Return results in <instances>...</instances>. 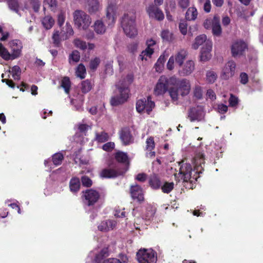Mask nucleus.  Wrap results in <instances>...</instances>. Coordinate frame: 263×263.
<instances>
[{
  "label": "nucleus",
  "mask_w": 263,
  "mask_h": 263,
  "mask_svg": "<svg viewBox=\"0 0 263 263\" xmlns=\"http://www.w3.org/2000/svg\"><path fill=\"white\" fill-rule=\"evenodd\" d=\"M117 221L112 219H108L101 221L98 225V230L102 232L111 231L116 228Z\"/></svg>",
  "instance_id": "18"
},
{
  "label": "nucleus",
  "mask_w": 263,
  "mask_h": 263,
  "mask_svg": "<svg viewBox=\"0 0 263 263\" xmlns=\"http://www.w3.org/2000/svg\"><path fill=\"white\" fill-rule=\"evenodd\" d=\"M204 160L203 154L199 152L196 154L193 159L194 170L190 163H184V161L179 162V173L174 175L176 180L191 183L195 182L199 177L198 175L201 173L203 170Z\"/></svg>",
  "instance_id": "1"
},
{
  "label": "nucleus",
  "mask_w": 263,
  "mask_h": 263,
  "mask_svg": "<svg viewBox=\"0 0 263 263\" xmlns=\"http://www.w3.org/2000/svg\"><path fill=\"white\" fill-rule=\"evenodd\" d=\"M99 197V193L96 190L90 189L83 192L84 203L88 206L92 205L96 203Z\"/></svg>",
  "instance_id": "10"
},
{
  "label": "nucleus",
  "mask_w": 263,
  "mask_h": 263,
  "mask_svg": "<svg viewBox=\"0 0 263 263\" xmlns=\"http://www.w3.org/2000/svg\"><path fill=\"white\" fill-rule=\"evenodd\" d=\"M136 15L134 13H129L124 15L122 21V26L126 35L130 37L137 34L136 25Z\"/></svg>",
  "instance_id": "4"
},
{
  "label": "nucleus",
  "mask_w": 263,
  "mask_h": 263,
  "mask_svg": "<svg viewBox=\"0 0 263 263\" xmlns=\"http://www.w3.org/2000/svg\"><path fill=\"white\" fill-rule=\"evenodd\" d=\"M156 42L152 39H147L146 42V48L153 49L154 50V46L156 45Z\"/></svg>",
  "instance_id": "60"
},
{
  "label": "nucleus",
  "mask_w": 263,
  "mask_h": 263,
  "mask_svg": "<svg viewBox=\"0 0 263 263\" xmlns=\"http://www.w3.org/2000/svg\"><path fill=\"white\" fill-rule=\"evenodd\" d=\"M155 209L149 206L146 209V213L143 216V218L146 220H150L154 215L155 213Z\"/></svg>",
  "instance_id": "47"
},
{
  "label": "nucleus",
  "mask_w": 263,
  "mask_h": 263,
  "mask_svg": "<svg viewBox=\"0 0 263 263\" xmlns=\"http://www.w3.org/2000/svg\"><path fill=\"white\" fill-rule=\"evenodd\" d=\"M107 248L95 249L91 251L86 259V263H99L104 258L108 255Z\"/></svg>",
  "instance_id": "9"
},
{
  "label": "nucleus",
  "mask_w": 263,
  "mask_h": 263,
  "mask_svg": "<svg viewBox=\"0 0 263 263\" xmlns=\"http://www.w3.org/2000/svg\"><path fill=\"white\" fill-rule=\"evenodd\" d=\"M54 23V21L50 16H46L42 20V24L46 29H50Z\"/></svg>",
  "instance_id": "37"
},
{
  "label": "nucleus",
  "mask_w": 263,
  "mask_h": 263,
  "mask_svg": "<svg viewBox=\"0 0 263 263\" xmlns=\"http://www.w3.org/2000/svg\"><path fill=\"white\" fill-rule=\"evenodd\" d=\"M73 18L75 25L80 30H86L91 23V19L89 15L81 10L74 11Z\"/></svg>",
  "instance_id": "5"
},
{
  "label": "nucleus",
  "mask_w": 263,
  "mask_h": 263,
  "mask_svg": "<svg viewBox=\"0 0 263 263\" xmlns=\"http://www.w3.org/2000/svg\"><path fill=\"white\" fill-rule=\"evenodd\" d=\"M180 69L178 70V73L181 76H187L190 75L195 70V62L193 60H190L180 67Z\"/></svg>",
  "instance_id": "16"
},
{
  "label": "nucleus",
  "mask_w": 263,
  "mask_h": 263,
  "mask_svg": "<svg viewBox=\"0 0 263 263\" xmlns=\"http://www.w3.org/2000/svg\"><path fill=\"white\" fill-rule=\"evenodd\" d=\"M115 157L118 162L125 163L128 162V157L125 153L118 152L116 154Z\"/></svg>",
  "instance_id": "42"
},
{
  "label": "nucleus",
  "mask_w": 263,
  "mask_h": 263,
  "mask_svg": "<svg viewBox=\"0 0 263 263\" xmlns=\"http://www.w3.org/2000/svg\"><path fill=\"white\" fill-rule=\"evenodd\" d=\"M212 28L213 35L217 36L220 35L221 33V28L219 23V19L216 16L214 17V22Z\"/></svg>",
  "instance_id": "32"
},
{
  "label": "nucleus",
  "mask_w": 263,
  "mask_h": 263,
  "mask_svg": "<svg viewBox=\"0 0 263 263\" xmlns=\"http://www.w3.org/2000/svg\"><path fill=\"white\" fill-rule=\"evenodd\" d=\"M194 96L198 99H200L202 98V90L200 86H195L194 89Z\"/></svg>",
  "instance_id": "54"
},
{
  "label": "nucleus",
  "mask_w": 263,
  "mask_h": 263,
  "mask_svg": "<svg viewBox=\"0 0 263 263\" xmlns=\"http://www.w3.org/2000/svg\"><path fill=\"white\" fill-rule=\"evenodd\" d=\"M208 41L209 40H208ZM207 41L208 40L205 35H200L196 37L194 42L192 44V48L194 49H197L200 45L203 44V46H204Z\"/></svg>",
  "instance_id": "33"
},
{
  "label": "nucleus",
  "mask_w": 263,
  "mask_h": 263,
  "mask_svg": "<svg viewBox=\"0 0 263 263\" xmlns=\"http://www.w3.org/2000/svg\"><path fill=\"white\" fill-rule=\"evenodd\" d=\"M8 49L0 43V57L5 61H12L22 55L23 48L22 42L17 39L10 41L8 44Z\"/></svg>",
  "instance_id": "2"
},
{
  "label": "nucleus",
  "mask_w": 263,
  "mask_h": 263,
  "mask_svg": "<svg viewBox=\"0 0 263 263\" xmlns=\"http://www.w3.org/2000/svg\"><path fill=\"white\" fill-rule=\"evenodd\" d=\"M116 18V8L115 6L109 5L106 10V23L110 26L114 24Z\"/></svg>",
  "instance_id": "21"
},
{
  "label": "nucleus",
  "mask_w": 263,
  "mask_h": 263,
  "mask_svg": "<svg viewBox=\"0 0 263 263\" xmlns=\"http://www.w3.org/2000/svg\"><path fill=\"white\" fill-rule=\"evenodd\" d=\"M149 182L151 187L155 189H158L160 186V180L156 175L151 176Z\"/></svg>",
  "instance_id": "38"
},
{
  "label": "nucleus",
  "mask_w": 263,
  "mask_h": 263,
  "mask_svg": "<svg viewBox=\"0 0 263 263\" xmlns=\"http://www.w3.org/2000/svg\"><path fill=\"white\" fill-rule=\"evenodd\" d=\"M217 74L213 71H209L206 72V80L210 83H214L216 80Z\"/></svg>",
  "instance_id": "51"
},
{
  "label": "nucleus",
  "mask_w": 263,
  "mask_h": 263,
  "mask_svg": "<svg viewBox=\"0 0 263 263\" xmlns=\"http://www.w3.org/2000/svg\"><path fill=\"white\" fill-rule=\"evenodd\" d=\"M178 6L182 9H185L190 5V0H178Z\"/></svg>",
  "instance_id": "58"
},
{
  "label": "nucleus",
  "mask_w": 263,
  "mask_h": 263,
  "mask_svg": "<svg viewBox=\"0 0 263 263\" xmlns=\"http://www.w3.org/2000/svg\"><path fill=\"white\" fill-rule=\"evenodd\" d=\"M73 44L76 48L82 50H85L87 49L88 50H91L95 47V45L93 43H87L85 41L79 38L75 39L73 41Z\"/></svg>",
  "instance_id": "23"
},
{
  "label": "nucleus",
  "mask_w": 263,
  "mask_h": 263,
  "mask_svg": "<svg viewBox=\"0 0 263 263\" xmlns=\"http://www.w3.org/2000/svg\"><path fill=\"white\" fill-rule=\"evenodd\" d=\"M188 55L187 51L185 49H180L175 54L171 55L166 64V68L172 70L175 68V64L181 67L183 64Z\"/></svg>",
  "instance_id": "6"
},
{
  "label": "nucleus",
  "mask_w": 263,
  "mask_h": 263,
  "mask_svg": "<svg viewBox=\"0 0 263 263\" xmlns=\"http://www.w3.org/2000/svg\"><path fill=\"white\" fill-rule=\"evenodd\" d=\"M109 139V136L107 133L104 132L100 133H96L95 140L99 143H104L108 141Z\"/></svg>",
  "instance_id": "35"
},
{
  "label": "nucleus",
  "mask_w": 263,
  "mask_h": 263,
  "mask_svg": "<svg viewBox=\"0 0 263 263\" xmlns=\"http://www.w3.org/2000/svg\"><path fill=\"white\" fill-rule=\"evenodd\" d=\"M130 195L133 199L138 201L140 202L144 200L143 192L141 187L137 184L131 186Z\"/></svg>",
  "instance_id": "22"
},
{
  "label": "nucleus",
  "mask_w": 263,
  "mask_h": 263,
  "mask_svg": "<svg viewBox=\"0 0 263 263\" xmlns=\"http://www.w3.org/2000/svg\"><path fill=\"white\" fill-rule=\"evenodd\" d=\"M133 80V76L128 74L116 84L119 94L116 97H112L110 103L112 106H117L122 104L127 101L129 97V90L128 86Z\"/></svg>",
  "instance_id": "3"
},
{
  "label": "nucleus",
  "mask_w": 263,
  "mask_h": 263,
  "mask_svg": "<svg viewBox=\"0 0 263 263\" xmlns=\"http://www.w3.org/2000/svg\"><path fill=\"white\" fill-rule=\"evenodd\" d=\"M205 112L201 106L192 108L189 112V118L191 122L201 121L204 119Z\"/></svg>",
  "instance_id": "11"
},
{
  "label": "nucleus",
  "mask_w": 263,
  "mask_h": 263,
  "mask_svg": "<svg viewBox=\"0 0 263 263\" xmlns=\"http://www.w3.org/2000/svg\"><path fill=\"white\" fill-rule=\"evenodd\" d=\"M52 39L54 44L58 45L60 41L62 40L61 39V33H59L58 31H54L52 35Z\"/></svg>",
  "instance_id": "55"
},
{
  "label": "nucleus",
  "mask_w": 263,
  "mask_h": 263,
  "mask_svg": "<svg viewBox=\"0 0 263 263\" xmlns=\"http://www.w3.org/2000/svg\"><path fill=\"white\" fill-rule=\"evenodd\" d=\"M73 34V30L71 26L68 23H66L65 28H63L61 32V39L67 40Z\"/></svg>",
  "instance_id": "29"
},
{
  "label": "nucleus",
  "mask_w": 263,
  "mask_h": 263,
  "mask_svg": "<svg viewBox=\"0 0 263 263\" xmlns=\"http://www.w3.org/2000/svg\"><path fill=\"white\" fill-rule=\"evenodd\" d=\"M174 184L173 182H165L162 186L161 189L163 193H169L174 189Z\"/></svg>",
  "instance_id": "49"
},
{
  "label": "nucleus",
  "mask_w": 263,
  "mask_h": 263,
  "mask_svg": "<svg viewBox=\"0 0 263 263\" xmlns=\"http://www.w3.org/2000/svg\"><path fill=\"white\" fill-rule=\"evenodd\" d=\"M82 184L85 186H90L92 184V181L86 176H83L82 177Z\"/></svg>",
  "instance_id": "61"
},
{
  "label": "nucleus",
  "mask_w": 263,
  "mask_h": 263,
  "mask_svg": "<svg viewBox=\"0 0 263 263\" xmlns=\"http://www.w3.org/2000/svg\"><path fill=\"white\" fill-rule=\"evenodd\" d=\"M86 8L90 14L96 13L101 9L98 0H88Z\"/></svg>",
  "instance_id": "26"
},
{
  "label": "nucleus",
  "mask_w": 263,
  "mask_h": 263,
  "mask_svg": "<svg viewBox=\"0 0 263 263\" xmlns=\"http://www.w3.org/2000/svg\"><path fill=\"white\" fill-rule=\"evenodd\" d=\"M212 48V42L208 41L205 44L202 46L200 55V59L202 62H206L210 60L212 57L211 51Z\"/></svg>",
  "instance_id": "17"
},
{
  "label": "nucleus",
  "mask_w": 263,
  "mask_h": 263,
  "mask_svg": "<svg viewBox=\"0 0 263 263\" xmlns=\"http://www.w3.org/2000/svg\"><path fill=\"white\" fill-rule=\"evenodd\" d=\"M80 58V52L77 50H74L69 55V61L71 63L72 62H78Z\"/></svg>",
  "instance_id": "48"
},
{
  "label": "nucleus",
  "mask_w": 263,
  "mask_h": 263,
  "mask_svg": "<svg viewBox=\"0 0 263 263\" xmlns=\"http://www.w3.org/2000/svg\"><path fill=\"white\" fill-rule=\"evenodd\" d=\"M200 3L203 5V9L205 12H210L211 9L210 0H199Z\"/></svg>",
  "instance_id": "52"
},
{
  "label": "nucleus",
  "mask_w": 263,
  "mask_h": 263,
  "mask_svg": "<svg viewBox=\"0 0 263 263\" xmlns=\"http://www.w3.org/2000/svg\"><path fill=\"white\" fill-rule=\"evenodd\" d=\"M146 11L151 18H155L158 21H162L164 18L163 12L153 4L149 5L146 8Z\"/></svg>",
  "instance_id": "13"
},
{
  "label": "nucleus",
  "mask_w": 263,
  "mask_h": 263,
  "mask_svg": "<svg viewBox=\"0 0 263 263\" xmlns=\"http://www.w3.org/2000/svg\"><path fill=\"white\" fill-rule=\"evenodd\" d=\"M120 138L125 145H127L133 142V138L128 129L122 130L120 134Z\"/></svg>",
  "instance_id": "30"
},
{
  "label": "nucleus",
  "mask_w": 263,
  "mask_h": 263,
  "mask_svg": "<svg viewBox=\"0 0 263 263\" xmlns=\"http://www.w3.org/2000/svg\"><path fill=\"white\" fill-rule=\"evenodd\" d=\"M127 169L123 171H117L111 168H106L103 170L100 173V177L102 178H110L116 177L118 176L122 175L126 172Z\"/></svg>",
  "instance_id": "20"
},
{
  "label": "nucleus",
  "mask_w": 263,
  "mask_h": 263,
  "mask_svg": "<svg viewBox=\"0 0 263 263\" xmlns=\"http://www.w3.org/2000/svg\"><path fill=\"white\" fill-rule=\"evenodd\" d=\"M10 202V200H8L6 201L5 203L7 204L8 206H10L12 209H17V213L20 214H21L22 212L19 205L16 203H11Z\"/></svg>",
  "instance_id": "59"
},
{
  "label": "nucleus",
  "mask_w": 263,
  "mask_h": 263,
  "mask_svg": "<svg viewBox=\"0 0 263 263\" xmlns=\"http://www.w3.org/2000/svg\"><path fill=\"white\" fill-rule=\"evenodd\" d=\"M228 110V106L224 104H219L217 106V111L220 114H224Z\"/></svg>",
  "instance_id": "64"
},
{
  "label": "nucleus",
  "mask_w": 263,
  "mask_h": 263,
  "mask_svg": "<svg viewBox=\"0 0 263 263\" xmlns=\"http://www.w3.org/2000/svg\"><path fill=\"white\" fill-rule=\"evenodd\" d=\"M161 36L165 42H171L174 40L173 34L167 30H163L161 33Z\"/></svg>",
  "instance_id": "41"
},
{
  "label": "nucleus",
  "mask_w": 263,
  "mask_h": 263,
  "mask_svg": "<svg viewBox=\"0 0 263 263\" xmlns=\"http://www.w3.org/2000/svg\"><path fill=\"white\" fill-rule=\"evenodd\" d=\"M179 29L181 33L185 35L187 33V24L185 22L180 23L179 24Z\"/></svg>",
  "instance_id": "63"
},
{
  "label": "nucleus",
  "mask_w": 263,
  "mask_h": 263,
  "mask_svg": "<svg viewBox=\"0 0 263 263\" xmlns=\"http://www.w3.org/2000/svg\"><path fill=\"white\" fill-rule=\"evenodd\" d=\"M80 181L78 178L73 177L71 178L69 185L70 192L74 194H77L80 190Z\"/></svg>",
  "instance_id": "28"
},
{
  "label": "nucleus",
  "mask_w": 263,
  "mask_h": 263,
  "mask_svg": "<svg viewBox=\"0 0 263 263\" xmlns=\"http://www.w3.org/2000/svg\"><path fill=\"white\" fill-rule=\"evenodd\" d=\"M91 88L90 82L86 80L82 83V90L83 92L86 93L88 92Z\"/></svg>",
  "instance_id": "53"
},
{
  "label": "nucleus",
  "mask_w": 263,
  "mask_h": 263,
  "mask_svg": "<svg viewBox=\"0 0 263 263\" xmlns=\"http://www.w3.org/2000/svg\"><path fill=\"white\" fill-rule=\"evenodd\" d=\"M128 261V257L126 255L121 254L119 255V258H109L104 260L102 263H127Z\"/></svg>",
  "instance_id": "31"
},
{
  "label": "nucleus",
  "mask_w": 263,
  "mask_h": 263,
  "mask_svg": "<svg viewBox=\"0 0 263 263\" xmlns=\"http://www.w3.org/2000/svg\"><path fill=\"white\" fill-rule=\"evenodd\" d=\"M168 80L165 76H161L155 88L154 93L156 96L163 95L167 90Z\"/></svg>",
  "instance_id": "14"
},
{
  "label": "nucleus",
  "mask_w": 263,
  "mask_h": 263,
  "mask_svg": "<svg viewBox=\"0 0 263 263\" xmlns=\"http://www.w3.org/2000/svg\"><path fill=\"white\" fill-rule=\"evenodd\" d=\"M198 16V11L195 7H190L185 13V18L187 21H195Z\"/></svg>",
  "instance_id": "34"
},
{
  "label": "nucleus",
  "mask_w": 263,
  "mask_h": 263,
  "mask_svg": "<svg viewBox=\"0 0 263 263\" xmlns=\"http://www.w3.org/2000/svg\"><path fill=\"white\" fill-rule=\"evenodd\" d=\"M236 64L234 62L230 61L228 62L222 68L220 72V77L224 80H228L232 77L235 73Z\"/></svg>",
  "instance_id": "12"
},
{
  "label": "nucleus",
  "mask_w": 263,
  "mask_h": 263,
  "mask_svg": "<svg viewBox=\"0 0 263 263\" xmlns=\"http://www.w3.org/2000/svg\"><path fill=\"white\" fill-rule=\"evenodd\" d=\"M115 147V143L112 142H109L104 144L102 146V149L106 152L111 151Z\"/></svg>",
  "instance_id": "56"
},
{
  "label": "nucleus",
  "mask_w": 263,
  "mask_h": 263,
  "mask_svg": "<svg viewBox=\"0 0 263 263\" xmlns=\"http://www.w3.org/2000/svg\"><path fill=\"white\" fill-rule=\"evenodd\" d=\"M247 48V44L242 41H236L234 42L231 46V51L234 57L241 55L245 49Z\"/></svg>",
  "instance_id": "15"
},
{
  "label": "nucleus",
  "mask_w": 263,
  "mask_h": 263,
  "mask_svg": "<svg viewBox=\"0 0 263 263\" xmlns=\"http://www.w3.org/2000/svg\"><path fill=\"white\" fill-rule=\"evenodd\" d=\"M238 102V98L231 95L229 99V105L230 106H235Z\"/></svg>",
  "instance_id": "62"
},
{
  "label": "nucleus",
  "mask_w": 263,
  "mask_h": 263,
  "mask_svg": "<svg viewBox=\"0 0 263 263\" xmlns=\"http://www.w3.org/2000/svg\"><path fill=\"white\" fill-rule=\"evenodd\" d=\"M63 159V155L61 153H57L53 155L52 161L54 165L58 166L62 163Z\"/></svg>",
  "instance_id": "40"
},
{
  "label": "nucleus",
  "mask_w": 263,
  "mask_h": 263,
  "mask_svg": "<svg viewBox=\"0 0 263 263\" xmlns=\"http://www.w3.org/2000/svg\"><path fill=\"white\" fill-rule=\"evenodd\" d=\"M154 107L155 103L151 100L150 97L138 100L136 104V110L139 113L149 114Z\"/></svg>",
  "instance_id": "8"
},
{
  "label": "nucleus",
  "mask_w": 263,
  "mask_h": 263,
  "mask_svg": "<svg viewBox=\"0 0 263 263\" xmlns=\"http://www.w3.org/2000/svg\"><path fill=\"white\" fill-rule=\"evenodd\" d=\"M168 92L172 100L174 102L178 101L180 93L178 88H171L169 89Z\"/></svg>",
  "instance_id": "43"
},
{
  "label": "nucleus",
  "mask_w": 263,
  "mask_h": 263,
  "mask_svg": "<svg viewBox=\"0 0 263 263\" xmlns=\"http://www.w3.org/2000/svg\"><path fill=\"white\" fill-rule=\"evenodd\" d=\"M154 51L153 49H146L142 51L139 55L140 59L142 61H148L152 57Z\"/></svg>",
  "instance_id": "36"
},
{
  "label": "nucleus",
  "mask_w": 263,
  "mask_h": 263,
  "mask_svg": "<svg viewBox=\"0 0 263 263\" xmlns=\"http://www.w3.org/2000/svg\"><path fill=\"white\" fill-rule=\"evenodd\" d=\"M137 258L139 263H156L157 254L152 249H143L137 253Z\"/></svg>",
  "instance_id": "7"
},
{
  "label": "nucleus",
  "mask_w": 263,
  "mask_h": 263,
  "mask_svg": "<svg viewBox=\"0 0 263 263\" xmlns=\"http://www.w3.org/2000/svg\"><path fill=\"white\" fill-rule=\"evenodd\" d=\"M61 86L64 89L67 94L69 93L70 88V81L68 77H64L61 81Z\"/></svg>",
  "instance_id": "45"
},
{
  "label": "nucleus",
  "mask_w": 263,
  "mask_h": 263,
  "mask_svg": "<svg viewBox=\"0 0 263 263\" xmlns=\"http://www.w3.org/2000/svg\"><path fill=\"white\" fill-rule=\"evenodd\" d=\"M21 73V70L20 67L17 65L13 66L11 69H9L8 71H6L5 73H3L2 75V78L7 74L8 77L10 78V74L11 73L12 77L15 80H19L20 79V76Z\"/></svg>",
  "instance_id": "25"
},
{
  "label": "nucleus",
  "mask_w": 263,
  "mask_h": 263,
  "mask_svg": "<svg viewBox=\"0 0 263 263\" xmlns=\"http://www.w3.org/2000/svg\"><path fill=\"white\" fill-rule=\"evenodd\" d=\"M100 60L98 58H95L93 60H91L90 62V68L92 70H95L99 64H100Z\"/></svg>",
  "instance_id": "57"
},
{
  "label": "nucleus",
  "mask_w": 263,
  "mask_h": 263,
  "mask_svg": "<svg viewBox=\"0 0 263 263\" xmlns=\"http://www.w3.org/2000/svg\"><path fill=\"white\" fill-rule=\"evenodd\" d=\"M92 27L94 31L98 34H103L106 31V26L101 20L96 21Z\"/></svg>",
  "instance_id": "27"
},
{
  "label": "nucleus",
  "mask_w": 263,
  "mask_h": 263,
  "mask_svg": "<svg viewBox=\"0 0 263 263\" xmlns=\"http://www.w3.org/2000/svg\"><path fill=\"white\" fill-rule=\"evenodd\" d=\"M76 76L82 79L85 77L86 71L84 65L80 64L78 65L76 71Z\"/></svg>",
  "instance_id": "39"
},
{
  "label": "nucleus",
  "mask_w": 263,
  "mask_h": 263,
  "mask_svg": "<svg viewBox=\"0 0 263 263\" xmlns=\"http://www.w3.org/2000/svg\"><path fill=\"white\" fill-rule=\"evenodd\" d=\"M165 61V58L164 54L161 55L155 64V68L157 71H161Z\"/></svg>",
  "instance_id": "44"
},
{
  "label": "nucleus",
  "mask_w": 263,
  "mask_h": 263,
  "mask_svg": "<svg viewBox=\"0 0 263 263\" xmlns=\"http://www.w3.org/2000/svg\"><path fill=\"white\" fill-rule=\"evenodd\" d=\"M178 89L181 96L184 97L187 95L191 90V84L189 80L186 79L180 80L177 84Z\"/></svg>",
  "instance_id": "19"
},
{
  "label": "nucleus",
  "mask_w": 263,
  "mask_h": 263,
  "mask_svg": "<svg viewBox=\"0 0 263 263\" xmlns=\"http://www.w3.org/2000/svg\"><path fill=\"white\" fill-rule=\"evenodd\" d=\"M155 146L154 138L152 137L148 138L146 141V156L148 158L155 156V152L153 151Z\"/></svg>",
  "instance_id": "24"
},
{
  "label": "nucleus",
  "mask_w": 263,
  "mask_h": 263,
  "mask_svg": "<svg viewBox=\"0 0 263 263\" xmlns=\"http://www.w3.org/2000/svg\"><path fill=\"white\" fill-rule=\"evenodd\" d=\"M44 6L46 8H49L51 10H54L56 8L57 4L56 0H44Z\"/></svg>",
  "instance_id": "50"
},
{
  "label": "nucleus",
  "mask_w": 263,
  "mask_h": 263,
  "mask_svg": "<svg viewBox=\"0 0 263 263\" xmlns=\"http://www.w3.org/2000/svg\"><path fill=\"white\" fill-rule=\"evenodd\" d=\"M8 5L9 8L20 15L18 13L19 9H18V3L17 0H9L8 1Z\"/></svg>",
  "instance_id": "46"
}]
</instances>
